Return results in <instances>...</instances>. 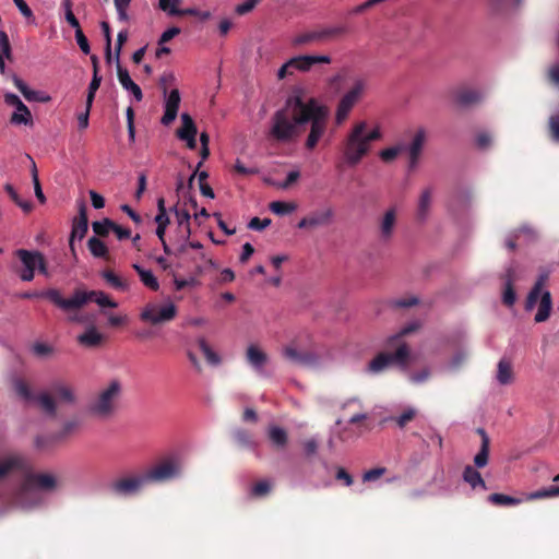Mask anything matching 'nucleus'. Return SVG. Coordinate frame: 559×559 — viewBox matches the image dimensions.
<instances>
[{
    "instance_id": "nucleus-1",
    "label": "nucleus",
    "mask_w": 559,
    "mask_h": 559,
    "mask_svg": "<svg viewBox=\"0 0 559 559\" xmlns=\"http://www.w3.org/2000/svg\"><path fill=\"white\" fill-rule=\"evenodd\" d=\"M304 90H293L287 97L283 108L276 110L271 118L269 134L277 142L288 143L294 141L300 133V127L306 123L302 115L305 106Z\"/></svg>"
},
{
    "instance_id": "nucleus-2",
    "label": "nucleus",
    "mask_w": 559,
    "mask_h": 559,
    "mask_svg": "<svg viewBox=\"0 0 559 559\" xmlns=\"http://www.w3.org/2000/svg\"><path fill=\"white\" fill-rule=\"evenodd\" d=\"M382 136L379 124H370L366 120L354 123L348 132L343 150V158L347 166H357L371 151L372 142Z\"/></svg>"
},
{
    "instance_id": "nucleus-3",
    "label": "nucleus",
    "mask_w": 559,
    "mask_h": 559,
    "mask_svg": "<svg viewBox=\"0 0 559 559\" xmlns=\"http://www.w3.org/2000/svg\"><path fill=\"white\" fill-rule=\"evenodd\" d=\"M306 117V123H310L309 133L305 141L307 150L312 151L317 147L320 140L324 136L328 130V121L330 110L328 106L321 104L318 99L310 97L305 99L304 112Z\"/></svg>"
},
{
    "instance_id": "nucleus-4",
    "label": "nucleus",
    "mask_w": 559,
    "mask_h": 559,
    "mask_svg": "<svg viewBox=\"0 0 559 559\" xmlns=\"http://www.w3.org/2000/svg\"><path fill=\"white\" fill-rule=\"evenodd\" d=\"M122 393L119 380H110L103 386L88 406V412L100 419H108L116 413Z\"/></svg>"
},
{
    "instance_id": "nucleus-5",
    "label": "nucleus",
    "mask_w": 559,
    "mask_h": 559,
    "mask_svg": "<svg viewBox=\"0 0 559 559\" xmlns=\"http://www.w3.org/2000/svg\"><path fill=\"white\" fill-rule=\"evenodd\" d=\"M548 275L549 274L547 272H544L539 275L526 300L527 310H532L537 307V312L534 320L538 323L544 322L549 318L552 308L550 293L549 290L545 289Z\"/></svg>"
},
{
    "instance_id": "nucleus-6",
    "label": "nucleus",
    "mask_w": 559,
    "mask_h": 559,
    "mask_svg": "<svg viewBox=\"0 0 559 559\" xmlns=\"http://www.w3.org/2000/svg\"><path fill=\"white\" fill-rule=\"evenodd\" d=\"M318 63H331L328 55H299L287 60L277 71V79L284 80L295 72H308Z\"/></svg>"
},
{
    "instance_id": "nucleus-7",
    "label": "nucleus",
    "mask_w": 559,
    "mask_h": 559,
    "mask_svg": "<svg viewBox=\"0 0 559 559\" xmlns=\"http://www.w3.org/2000/svg\"><path fill=\"white\" fill-rule=\"evenodd\" d=\"M366 81L362 79H357L354 81L353 85L348 88V91L342 96L336 107L334 121L336 126H342L352 109L359 102L366 91Z\"/></svg>"
},
{
    "instance_id": "nucleus-8",
    "label": "nucleus",
    "mask_w": 559,
    "mask_h": 559,
    "mask_svg": "<svg viewBox=\"0 0 559 559\" xmlns=\"http://www.w3.org/2000/svg\"><path fill=\"white\" fill-rule=\"evenodd\" d=\"M411 352L407 345L400 344L394 354L380 353L368 365L367 371L373 374L384 371L391 364H397L402 367L407 366Z\"/></svg>"
},
{
    "instance_id": "nucleus-9",
    "label": "nucleus",
    "mask_w": 559,
    "mask_h": 559,
    "mask_svg": "<svg viewBox=\"0 0 559 559\" xmlns=\"http://www.w3.org/2000/svg\"><path fill=\"white\" fill-rule=\"evenodd\" d=\"M182 461L179 456H169L146 471L150 483H163L180 475Z\"/></svg>"
},
{
    "instance_id": "nucleus-10",
    "label": "nucleus",
    "mask_w": 559,
    "mask_h": 559,
    "mask_svg": "<svg viewBox=\"0 0 559 559\" xmlns=\"http://www.w3.org/2000/svg\"><path fill=\"white\" fill-rule=\"evenodd\" d=\"M13 389L15 393L25 402L36 401L41 409L49 416H55L57 406L53 397L48 393H41L35 396L29 385L22 379L15 378L13 380Z\"/></svg>"
},
{
    "instance_id": "nucleus-11",
    "label": "nucleus",
    "mask_w": 559,
    "mask_h": 559,
    "mask_svg": "<svg viewBox=\"0 0 559 559\" xmlns=\"http://www.w3.org/2000/svg\"><path fill=\"white\" fill-rule=\"evenodd\" d=\"M177 314V308L173 302H166L159 306L154 302L147 304L141 311L140 318L142 321L158 324L173 320Z\"/></svg>"
},
{
    "instance_id": "nucleus-12",
    "label": "nucleus",
    "mask_w": 559,
    "mask_h": 559,
    "mask_svg": "<svg viewBox=\"0 0 559 559\" xmlns=\"http://www.w3.org/2000/svg\"><path fill=\"white\" fill-rule=\"evenodd\" d=\"M4 103L8 106H11L14 108V111L12 112L10 117V122L13 126H25V127H33L34 119L31 110L21 100V98L11 93L7 92L3 95Z\"/></svg>"
},
{
    "instance_id": "nucleus-13",
    "label": "nucleus",
    "mask_w": 559,
    "mask_h": 559,
    "mask_svg": "<svg viewBox=\"0 0 559 559\" xmlns=\"http://www.w3.org/2000/svg\"><path fill=\"white\" fill-rule=\"evenodd\" d=\"M150 481L146 473L129 475L116 480L111 485V490L119 496H130L140 491Z\"/></svg>"
},
{
    "instance_id": "nucleus-14",
    "label": "nucleus",
    "mask_w": 559,
    "mask_h": 559,
    "mask_svg": "<svg viewBox=\"0 0 559 559\" xmlns=\"http://www.w3.org/2000/svg\"><path fill=\"white\" fill-rule=\"evenodd\" d=\"M427 140V132L424 128H418L407 145H404V151L408 155V167L415 169L420 160L424 145Z\"/></svg>"
},
{
    "instance_id": "nucleus-15",
    "label": "nucleus",
    "mask_w": 559,
    "mask_h": 559,
    "mask_svg": "<svg viewBox=\"0 0 559 559\" xmlns=\"http://www.w3.org/2000/svg\"><path fill=\"white\" fill-rule=\"evenodd\" d=\"M82 426V421L78 418L69 419L63 423L61 431L56 438L38 436L35 439V447L39 450L48 448L56 439H64L71 435L76 433Z\"/></svg>"
},
{
    "instance_id": "nucleus-16",
    "label": "nucleus",
    "mask_w": 559,
    "mask_h": 559,
    "mask_svg": "<svg viewBox=\"0 0 559 559\" xmlns=\"http://www.w3.org/2000/svg\"><path fill=\"white\" fill-rule=\"evenodd\" d=\"M16 255L21 260L23 269H38L41 274L48 275L45 259L40 252L19 249Z\"/></svg>"
},
{
    "instance_id": "nucleus-17",
    "label": "nucleus",
    "mask_w": 559,
    "mask_h": 559,
    "mask_svg": "<svg viewBox=\"0 0 559 559\" xmlns=\"http://www.w3.org/2000/svg\"><path fill=\"white\" fill-rule=\"evenodd\" d=\"M180 100V94L177 88L171 90L169 93L165 94V112L162 117L163 124L168 126L176 119Z\"/></svg>"
},
{
    "instance_id": "nucleus-18",
    "label": "nucleus",
    "mask_w": 559,
    "mask_h": 559,
    "mask_svg": "<svg viewBox=\"0 0 559 559\" xmlns=\"http://www.w3.org/2000/svg\"><path fill=\"white\" fill-rule=\"evenodd\" d=\"M57 480L52 474H34L27 479L26 485L22 489V495H27L33 488L43 490H51L56 487Z\"/></svg>"
},
{
    "instance_id": "nucleus-19",
    "label": "nucleus",
    "mask_w": 559,
    "mask_h": 559,
    "mask_svg": "<svg viewBox=\"0 0 559 559\" xmlns=\"http://www.w3.org/2000/svg\"><path fill=\"white\" fill-rule=\"evenodd\" d=\"M282 354L288 361L300 366H312L317 362V357L311 353H302L294 344L283 347Z\"/></svg>"
},
{
    "instance_id": "nucleus-20",
    "label": "nucleus",
    "mask_w": 559,
    "mask_h": 559,
    "mask_svg": "<svg viewBox=\"0 0 559 559\" xmlns=\"http://www.w3.org/2000/svg\"><path fill=\"white\" fill-rule=\"evenodd\" d=\"M173 212L175 214L179 233L182 238V240H188L191 235V228H190V218H191V207L188 204V201L185 203L183 206L176 205L173 209Z\"/></svg>"
},
{
    "instance_id": "nucleus-21",
    "label": "nucleus",
    "mask_w": 559,
    "mask_h": 559,
    "mask_svg": "<svg viewBox=\"0 0 559 559\" xmlns=\"http://www.w3.org/2000/svg\"><path fill=\"white\" fill-rule=\"evenodd\" d=\"M155 223L157 225L156 231H155L156 236L160 240L164 251L166 253H168L169 250H168V246L165 240V233H166V228L169 224V217H168V214L166 211L165 200L163 198H159L157 200V214L155 216Z\"/></svg>"
},
{
    "instance_id": "nucleus-22",
    "label": "nucleus",
    "mask_w": 559,
    "mask_h": 559,
    "mask_svg": "<svg viewBox=\"0 0 559 559\" xmlns=\"http://www.w3.org/2000/svg\"><path fill=\"white\" fill-rule=\"evenodd\" d=\"M333 211L331 209H324L314 212L299 221V228H314L318 226H324L332 222Z\"/></svg>"
},
{
    "instance_id": "nucleus-23",
    "label": "nucleus",
    "mask_w": 559,
    "mask_h": 559,
    "mask_svg": "<svg viewBox=\"0 0 559 559\" xmlns=\"http://www.w3.org/2000/svg\"><path fill=\"white\" fill-rule=\"evenodd\" d=\"M25 465L24 457L19 453H9L0 457V480L12 472L22 469Z\"/></svg>"
},
{
    "instance_id": "nucleus-24",
    "label": "nucleus",
    "mask_w": 559,
    "mask_h": 559,
    "mask_svg": "<svg viewBox=\"0 0 559 559\" xmlns=\"http://www.w3.org/2000/svg\"><path fill=\"white\" fill-rule=\"evenodd\" d=\"M117 75L121 86L133 96L135 102H141L143 99L142 90L135 82H133L128 70L118 64Z\"/></svg>"
},
{
    "instance_id": "nucleus-25",
    "label": "nucleus",
    "mask_w": 559,
    "mask_h": 559,
    "mask_svg": "<svg viewBox=\"0 0 559 559\" xmlns=\"http://www.w3.org/2000/svg\"><path fill=\"white\" fill-rule=\"evenodd\" d=\"M246 358L249 365L259 373L263 371L269 358L267 355L257 345H249L246 352Z\"/></svg>"
},
{
    "instance_id": "nucleus-26",
    "label": "nucleus",
    "mask_w": 559,
    "mask_h": 559,
    "mask_svg": "<svg viewBox=\"0 0 559 559\" xmlns=\"http://www.w3.org/2000/svg\"><path fill=\"white\" fill-rule=\"evenodd\" d=\"M13 83L28 102L48 103L51 100V97L48 94L31 90L28 85L17 76H14Z\"/></svg>"
},
{
    "instance_id": "nucleus-27",
    "label": "nucleus",
    "mask_w": 559,
    "mask_h": 559,
    "mask_svg": "<svg viewBox=\"0 0 559 559\" xmlns=\"http://www.w3.org/2000/svg\"><path fill=\"white\" fill-rule=\"evenodd\" d=\"M51 393L61 403L72 405L76 402L75 390L69 384L62 382L55 383L51 385Z\"/></svg>"
},
{
    "instance_id": "nucleus-28",
    "label": "nucleus",
    "mask_w": 559,
    "mask_h": 559,
    "mask_svg": "<svg viewBox=\"0 0 559 559\" xmlns=\"http://www.w3.org/2000/svg\"><path fill=\"white\" fill-rule=\"evenodd\" d=\"M87 229H88V221H87V216L85 214V209L82 207L80 211V215L74 221L72 230H71L70 247L72 249H73L74 239L82 240L84 238V236L86 235Z\"/></svg>"
},
{
    "instance_id": "nucleus-29",
    "label": "nucleus",
    "mask_w": 559,
    "mask_h": 559,
    "mask_svg": "<svg viewBox=\"0 0 559 559\" xmlns=\"http://www.w3.org/2000/svg\"><path fill=\"white\" fill-rule=\"evenodd\" d=\"M103 340V334L94 325H91L88 329H86L82 334L78 336V342L85 347L99 346Z\"/></svg>"
},
{
    "instance_id": "nucleus-30",
    "label": "nucleus",
    "mask_w": 559,
    "mask_h": 559,
    "mask_svg": "<svg viewBox=\"0 0 559 559\" xmlns=\"http://www.w3.org/2000/svg\"><path fill=\"white\" fill-rule=\"evenodd\" d=\"M396 207H391L384 212L380 223V233L382 238L389 239L392 236L396 222Z\"/></svg>"
},
{
    "instance_id": "nucleus-31",
    "label": "nucleus",
    "mask_w": 559,
    "mask_h": 559,
    "mask_svg": "<svg viewBox=\"0 0 559 559\" xmlns=\"http://www.w3.org/2000/svg\"><path fill=\"white\" fill-rule=\"evenodd\" d=\"M496 379L501 385H508L513 382L514 374L512 364L509 359L502 358L497 366Z\"/></svg>"
},
{
    "instance_id": "nucleus-32",
    "label": "nucleus",
    "mask_w": 559,
    "mask_h": 559,
    "mask_svg": "<svg viewBox=\"0 0 559 559\" xmlns=\"http://www.w3.org/2000/svg\"><path fill=\"white\" fill-rule=\"evenodd\" d=\"M334 34V31H324V32H308L294 36L292 38V45L295 47L309 45L311 43L318 41L325 36Z\"/></svg>"
},
{
    "instance_id": "nucleus-33",
    "label": "nucleus",
    "mask_w": 559,
    "mask_h": 559,
    "mask_svg": "<svg viewBox=\"0 0 559 559\" xmlns=\"http://www.w3.org/2000/svg\"><path fill=\"white\" fill-rule=\"evenodd\" d=\"M88 301H91L90 292L76 289L71 297L66 298L64 311L80 309Z\"/></svg>"
},
{
    "instance_id": "nucleus-34",
    "label": "nucleus",
    "mask_w": 559,
    "mask_h": 559,
    "mask_svg": "<svg viewBox=\"0 0 559 559\" xmlns=\"http://www.w3.org/2000/svg\"><path fill=\"white\" fill-rule=\"evenodd\" d=\"M477 431L481 436V445L479 452L474 457V464L476 467L481 468L485 467L488 463L490 441L484 429L479 428Z\"/></svg>"
},
{
    "instance_id": "nucleus-35",
    "label": "nucleus",
    "mask_w": 559,
    "mask_h": 559,
    "mask_svg": "<svg viewBox=\"0 0 559 559\" xmlns=\"http://www.w3.org/2000/svg\"><path fill=\"white\" fill-rule=\"evenodd\" d=\"M463 479L465 483H467L473 489L480 488L483 490H486V483L483 479L480 473L472 467L471 465H467L463 471Z\"/></svg>"
},
{
    "instance_id": "nucleus-36",
    "label": "nucleus",
    "mask_w": 559,
    "mask_h": 559,
    "mask_svg": "<svg viewBox=\"0 0 559 559\" xmlns=\"http://www.w3.org/2000/svg\"><path fill=\"white\" fill-rule=\"evenodd\" d=\"M132 267L139 274V277L144 286L156 292L159 289V283L154 273L151 270L144 269L138 263H134Z\"/></svg>"
},
{
    "instance_id": "nucleus-37",
    "label": "nucleus",
    "mask_w": 559,
    "mask_h": 559,
    "mask_svg": "<svg viewBox=\"0 0 559 559\" xmlns=\"http://www.w3.org/2000/svg\"><path fill=\"white\" fill-rule=\"evenodd\" d=\"M102 277L115 289L120 292H128L130 289V283L114 273L112 271L105 270L102 272Z\"/></svg>"
},
{
    "instance_id": "nucleus-38",
    "label": "nucleus",
    "mask_w": 559,
    "mask_h": 559,
    "mask_svg": "<svg viewBox=\"0 0 559 559\" xmlns=\"http://www.w3.org/2000/svg\"><path fill=\"white\" fill-rule=\"evenodd\" d=\"M535 235L536 234L532 228L523 226L512 237H509L506 240V245L509 249H514L516 246V240L528 242L535 238Z\"/></svg>"
},
{
    "instance_id": "nucleus-39",
    "label": "nucleus",
    "mask_w": 559,
    "mask_h": 559,
    "mask_svg": "<svg viewBox=\"0 0 559 559\" xmlns=\"http://www.w3.org/2000/svg\"><path fill=\"white\" fill-rule=\"evenodd\" d=\"M181 127L177 130V136L180 140L197 135L195 123L188 114L181 115Z\"/></svg>"
},
{
    "instance_id": "nucleus-40",
    "label": "nucleus",
    "mask_w": 559,
    "mask_h": 559,
    "mask_svg": "<svg viewBox=\"0 0 559 559\" xmlns=\"http://www.w3.org/2000/svg\"><path fill=\"white\" fill-rule=\"evenodd\" d=\"M431 198H432L431 189L424 190L419 198L417 216L421 221L426 219L429 214V210L431 206Z\"/></svg>"
},
{
    "instance_id": "nucleus-41",
    "label": "nucleus",
    "mask_w": 559,
    "mask_h": 559,
    "mask_svg": "<svg viewBox=\"0 0 559 559\" xmlns=\"http://www.w3.org/2000/svg\"><path fill=\"white\" fill-rule=\"evenodd\" d=\"M513 281V271L509 269L506 274V287L502 296L503 302L508 306H513L516 300L515 293L512 288Z\"/></svg>"
},
{
    "instance_id": "nucleus-42",
    "label": "nucleus",
    "mask_w": 559,
    "mask_h": 559,
    "mask_svg": "<svg viewBox=\"0 0 559 559\" xmlns=\"http://www.w3.org/2000/svg\"><path fill=\"white\" fill-rule=\"evenodd\" d=\"M87 247L92 255L95 258H107L108 255L107 246L97 237H91L87 241Z\"/></svg>"
},
{
    "instance_id": "nucleus-43",
    "label": "nucleus",
    "mask_w": 559,
    "mask_h": 559,
    "mask_svg": "<svg viewBox=\"0 0 559 559\" xmlns=\"http://www.w3.org/2000/svg\"><path fill=\"white\" fill-rule=\"evenodd\" d=\"M182 0H158V9L169 16H180Z\"/></svg>"
},
{
    "instance_id": "nucleus-44",
    "label": "nucleus",
    "mask_w": 559,
    "mask_h": 559,
    "mask_svg": "<svg viewBox=\"0 0 559 559\" xmlns=\"http://www.w3.org/2000/svg\"><path fill=\"white\" fill-rule=\"evenodd\" d=\"M267 435H269L271 442L276 447H284L287 442V433L281 427L271 426L269 428Z\"/></svg>"
},
{
    "instance_id": "nucleus-45",
    "label": "nucleus",
    "mask_w": 559,
    "mask_h": 559,
    "mask_svg": "<svg viewBox=\"0 0 559 559\" xmlns=\"http://www.w3.org/2000/svg\"><path fill=\"white\" fill-rule=\"evenodd\" d=\"M554 497H559V486H550L548 488L531 492L526 496V500H537Z\"/></svg>"
},
{
    "instance_id": "nucleus-46",
    "label": "nucleus",
    "mask_w": 559,
    "mask_h": 559,
    "mask_svg": "<svg viewBox=\"0 0 559 559\" xmlns=\"http://www.w3.org/2000/svg\"><path fill=\"white\" fill-rule=\"evenodd\" d=\"M91 300L95 301L99 307L117 308L118 304L111 300L107 294L100 290H90Z\"/></svg>"
},
{
    "instance_id": "nucleus-47",
    "label": "nucleus",
    "mask_w": 559,
    "mask_h": 559,
    "mask_svg": "<svg viewBox=\"0 0 559 559\" xmlns=\"http://www.w3.org/2000/svg\"><path fill=\"white\" fill-rule=\"evenodd\" d=\"M114 226H115V223L112 221H110L109 218H104L103 221H96V222H93V224H92L93 231L97 236H102V237H105L110 231H114Z\"/></svg>"
},
{
    "instance_id": "nucleus-48",
    "label": "nucleus",
    "mask_w": 559,
    "mask_h": 559,
    "mask_svg": "<svg viewBox=\"0 0 559 559\" xmlns=\"http://www.w3.org/2000/svg\"><path fill=\"white\" fill-rule=\"evenodd\" d=\"M199 345L206 360L210 364L218 365L221 362L219 356L207 345L204 338L199 340Z\"/></svg>"
},
{
    "instance_id": "nucleus-49",
    "label": "nucleus",
    "mask_w": 559,
    "mask_h": 559,
    "mask_svg": "<svg viewBox=\"0 0 559 559\" xmlns=\"http://www.w3.org/2000/svg\"><path fill=\"white\" fill-rule=\"evenodd\" d=\"M402 151H404V145L402 144L391 146L380 151L379 156L383 162L390 163L394 160Z\"/></svg>"
},
{
    "instance_id": "nucleus-50",
    "label": "nucleus",
    "mask_w": 559,
    "mask_h": 559,
    "mask_svg": "<svg viewBox=\"0 0 559 559\" xmlns=\"http://www.w3.org/2000/svg\"><path fill=\"white\" fill-rule=\"evenodd\" d=\"M489 501L495 504H501V506H513L519 504L521 502L520 499L502 495V493H492L489 496Z\"/></svg>"
},
{
    "instance_id": "nucleus-51",
    "label": "nucleus",
    "mask_w": 559,
    "mask_h": 559,
    "mask_svg": "<svg viewBox=\"0 0 559 559\" xmlns=\"http://www.w3.org/2000/svg\"><path fill=\"white\" fill-rule=\"evenodd\" d=\"M270 210L277 215H284L295 210V205L282 201H274L270 204Z\"/></svg>"
},
{
    "instance_id": "nucleus-52",
    "label": "nucleus",
    "mask_w": 559,
    "mask_h": 559,
    "mask_svg": "<svg viewBox=\"0 0 559 559\" xmlns=\"http://www.w3.org/2000/svg\"><path fill=\"white\" fill-rule=\"evenodd\" d=\"M478 99L479 94L475 91H464L457 95V102L463 106L476 103Z\"/></svg>"
},
{
    "instance_id": "nucleus-53",
    "label": "nucleus",
    "mask_w": 559,
    "mask_h": 559,
    "mask_svg": "<svg viewBox=\"0 0 559 559\" xmlns=\"http://www.w3.org/2000/svg\"><path fill=\"white\" fill-rule=\"evenodd\" d=\"M41 296L47 297L50 301H52L56 306L64 310L66 298H63L59 290L57 289H48L45 293L40 294Z\"/></svg>"
},
{
    "instance_id": "nucleus-54",
    "label": "nucleus",
    "mask_w": 559,
    "mask_h": 559,
    "mask_svg": "<svg viewBox=\"0 0 559 559\" xmlns=\"http://www.w3.org/2000/svg\"><path fill=\"white\" fill-rule=\"evenodd\" d=\"M115 8L117 10L118 19L120 21H128V8L131 0H114Z\"/></svg>"
},
{
    "instance_id": "nucleus-55",
    "label": "nucleus",
    "mask_w": 559,
    "mask_h": 559,
    "mask_svg": "<svg viewBox=\"0 0 559 559\" xmlns=\"http://www.w3.org/2000/svg\"><path fill=\"white\" fill-rule=\"evenodd\" d=\"M200 142H201V160L198 164V167H200L210 155L209 144H210V136L206 132H202L200 135Z\"/></svg>"
},
{
    "instance_id": "nucleus-56",
    "label": "nucleus",
    "mask_w": 559,
    "mask_h": 559,
    "mask_svg": "<svg viewBox=\"0 0 559 559\" xmlns=\"http://www.w3.org/2000/svg\"><path fill=\"white\" fill-rule=\"evenodd\" d=\"M415 415L416 411L414 408H407L399 417H396L395 421L400 428H403L415 417Z\"/></svg>"
},
{
    "instance_id": "nucleus-57",
    "label": "nucleus",
    "mask_w": 559,
    "mask_h": 559,
    "mask_svg": "<svg viewBox=\"0 0 559 559\" xmlns=\"http://www.w3.org/2000/svg\"><path fill=\"white\" fill-rule=\"evenodd\" d=\"M188 204L191 207V211H194L193 216L195 221H199L200 218H207L210 217L209 212L202 207L198 211V203L197 200L193 198H189Z\"/></svg>"
},
{
    "instance_id": "nucleus-58",
    "label": "nucleus",
    "mask_w": 559,
    "mask_h": 559,
    "mask_svg": "<svg viewBox=\"0 0 559 559\" xmlns=\"http://www.w3.org/2000/svg\"><path fill=\"white\" fill-rule=\"evenodd\" d=\"M271 490V484L267 480H261L251 488V493L257 497L266 495Z\"/></svg>"
},
{
    "instance_id": "nucleus-59",
    "label": "nucleus",
    "mask_w": 559,
    "mask_h": 559,
    "mask_svg": "<svg viewBox=\"0 0 559 559\" xmlns=\"http://www.w3.org/2000/svg\"><path fill=\"white\" fill-rule=\"evenodd\" d=\"M235 439L242 447H247V448L254 447V442L251 440L249 433L243 430H237L235 432Z\"/></svg>"
},
{
    "instance_id": "nucleus-60",
    "label": "nucleus",
    "mask_w": 559,
    "mask_h": 559,
    "mask_svg": "<svg viewBox=\"0 0 559 559\" xmlns=\"http://www.w3.org/2000/svg\"><path fill=\"white\" fill-rule=\"evenodd\" d=\"M13 2L25 19L31 20L32 22L35 21L33 11L24 0H13Z\"/></svg>"
},
{
    "instance_id": "nucleus-61",
    "label": "nucleus",
    "mask_w": 559,
    "mask_h": 559,
    "mask_svg": "<svg viewBox=\"0 0 559 559\" xmlns=\"http://www.w3.org/2000/svg\"><path fill=\"white\" fill-rule=\"evenodd\" d=\"M259 0H246L242 3H239L235 11L239 15H243L249 13L254 9V7L258 4Z\"/></svg>"
},
{
    "instance_id": "nucleus-62",
    "label": "nucleus",
    "mask_w": 559,
    "mask_h": 559,
    "mask_svg": "<svg viewBox=\"0 0 559 559\" xmlns=\"http://www.w3.org/2000/svg\"><path fill=\"white\" fill-rule=\"evenodd\" d=\"M385 471L386 469L384 467H377L373 469H369L362 475V480L364 481H374V480L379 479L382 475H384Z\"/></svg>"
},
{
    "instance_id": "nucleus-63",
    "label": "nucleus",
    "mask_w": 559,
    "mask_h": 559,
    "mask_svg": "<svg viewBox=\"0 0 559 559\" xmlns=\"http://www.w3.org/2000/svg\"><path fill=\"white\" fill-rule=\"evenodd\" d=\"M271 225L270 218L260 219L259 217H253L249 224L248 227L252 230H263L266 227Z\"/></svg>"
},
{
    "instance_id": "nucleus-64",
    "label": "nucleus",
    "mask_w": 559,
    "mask_h": 559,
    "mask_svg": "<svg viewBox=\"0 0 559 559\" xmlns=\"http://www.w3.org/2000/svg\"><path fill=\"white\" fill-rule=\"evenodd\" d=\"M234 169L235 171L243 176L255 175L259 173V170L255 167H247L240 159L236 160Z\"/></svg>"
}]
</instances>
